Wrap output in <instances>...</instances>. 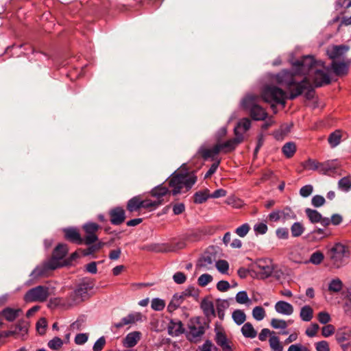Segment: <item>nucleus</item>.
<instances>
[{
    "mask_svg": "<svg viewBox=\"0 0 351 351\" xmlns=\"http://www.w3.org/2000/svg\"><path fill=\"white\" fill-rule=\"evenodd\" d=\"M295 73L302 75H307L303 80L298 82L294 79L292 73L282 71L276 76V81L280 85L287 88L289 95L282 89L275 86L269 85L263 88L261 92L263 99L267 103L275 102L276 104H285L287 99H293L300 95L304 90L311 88L310 80L315 86H322L330 82V76L324 71V62L316 61L313 56H306L300 60L293 63Z\"/></svg>",
    "mask_w": 351,
    "mask_h": 351,
    "instance_id": "f257e3e1",
    "label": "nucleus"
},
{
    "mask_svg": "<svg viewBox=\"0 0 351 351\" xmlns=\"http://www.w3.org/2000/svg\"><path fill=\"white\" fill-rule=\"evenodd\" d=\"M165 300L156 298L152 300L151 307L154 311H160L165 308Z\"/></svg>",
    "mask_w": 351,
    "mask_h": 351,
    "instance_id": "de8ad7c7",
    "label": "nucleus"
},
{
    "mask_svg": "<svg viewBox=\"0 0 351 351\" xmlns=\"http://www.w3.org/2000/svg\"><path fill=\"white\" fill-rule=\"evenodd\" d=\"M171 191L165 186L160 184L154 187L150 192L151 195L156 199H162L167 195H170Z\"/></svg>",
    "mask_w": 351,
    "mask_h": 351,
    "instance_id": "b1692460",
    "label": "nucleus"
},
{
    "mask_svg": "<svg viewBox=\"0 0 351 351\" xmlns=\"http://www.w3.org/2000/svg\"><path fill=\"white\" fill-rule=\"evenodd\" d=\"M317 351H330L329 344L326 341H320L315 343Z\"/></svg>",
    "mask_w": 351,
    "mask_h": 351,
    "instance_id": "774afa93",
    "label": "nucleus"
},
{
    "mask_svg": "<svg viewBox=\"0 0 351 351\" xmlns=\"http://www.w3.org/2000/svg\"><path fill=\"white\" fill-rule=\"evenodd\" d=\"M271 326L276 329L281 328L285 329L287 327V322L283 319H272L271 321Z\"/></svg>",
    "mask_w": 351,
    "mask_h": 351,
    "instance_id": "bf43d9fd",
    "label": "nucleus"
},
{
    "mask_svg": "<svg viewBox=\"0 0 351 351\" xmlns=\"http://www.w3.org/2000/svg\"><path fill=\"white\" fill-rule=\"evenodd\" d=\"M335 338L339 343H342L351 339V330L349 328L341 329L337 331Z\"/></svg>",
    "mask_w": 351,
    "mask_h": 351,
    "instance_id": "473e14b6",
    "label": "nucleus"
},
{
    "mask_svg": "<svg viewBox=\"0 0 351 351\" xmlns=\"http://www.w3.org/2000/svg\"><path fill=\"white\" fill-rule=\"evenodd\" d=\"M300 317L304 322H310L313 317V309L309 305L301 308Z\"/></svg>",
    "mask_w": 351,
    "mask_h": 351,
    "instance_id": "7c9ffc66",
    "label": "nucleus"
},
{
    "mask_svg": "<svg viewBox=\"0 0 351 351\" xmlns=\"http://www.w3.org/2000/svg\"><path fill=\"white\" fill-rule=\"evenodd\" d=\"M210 197L209 190L206 189L204 191H199L194 194L193 202L195 204H202Z\"/></svg>",
    "mask_w": 351,
    "mask_h": 351,
    "instance_id": "f704fd0d",
    "label": "nucleus"
},
{
    "mask_svg": "<svg viewBox=\"0 0 351 351\" xmlns=\"http://www.w3.org/2000/svg\"><path fill=\"white\" fill-rule=\"evenodd\" d=\"M276 234L280 239H287L289 238V231L286 228H278L276 230Z\"/></svg>",
    "mask_w": 351,
    "mask_h": 351,
    "instance_id": "0e129e2a",
    "label": "nucleus"
},
{
    "mask_svg": "<svg viewBox=\"0 0 351 351\" xmlns=\"http://www.w3.org/2000/svg\"><path fill=\"white\" fill-rule=\"evenodd\" d=\"M275 310L277 313L285 315H291L293 313V306L282 300L278 301L276 303Z\"/></svg>",
    "mask_w": 351,
    "mask_h": 351,
    "instance_id": "4be33fe9",
    "label": "nucleus"
},
{
    "mask_svg": "<svg viewBox=\"0 0 351 351\" xmlns=\"http://www.w3.org/2000/svg\"><path fill=\"white\" fill-rule=\"evenodd\" d=\"M28 330L27 323L23 320H19L15 326L14 333L21 332L22 334L27 333Z\"/></svg>",
    "mask_w": 351,
    "mask_h": 351,
    "instance_id": "864d4df0",
    "label": "nucleus"
},
{
    "mask_svg": "<svg viewBox=\"0 0 351 351\" xmlns=\"http://www.w3.org/2000/svg\"><path fill=\"white\" fill-rule=\"evenodd\" d=\"M103 245H104L103 243H99L97 244L93 245L90 246L89 247H88L86 250H81V252H82L83 256H88V255L92 254L94 252L98 251L99 250H100L101 248V247L103 246Z\"/></svg>",
    "mask_w": 351,
    "mask_h": 351,
    "instance_id": "603ef678",
    "label": "nucleus"
},
{
    "mask_svg": "<svg viewBox=\"0 0 351 351\" xmlns=\"http://www.w3.org/2000/svg\"><path fill=\"white\" fill-rule=\"evenodd\" d=\"M304 169L319 171L320 162L313 159H308L304 162Z\"/></svg>",
    "mask_w": 351,
    "mask_h": 351,
    "instance_id": "a18cd8bd",
    "label": "nucleus"
},
{
    "mask_svg": "<svg viewBox=\"0 0 351 351\" xmlns=\"http://www.w3.org/2000/svg\"><path fill=\"white\" fill-rule=\"evenodd\" d=\"M349 49V47L345 45H335L328 47L327 55L333 60L342 57Z\"/></svg>",
    "mask_w": 351,
    "mask_h": 351,
    "instance_id": "f3484780",
    "label": "nucleus"
},
{
    "mask_svg": "<svg viewBox=\"0 0 351 351\" xmlns=\"http://www.w3.org/2000/svg\"><path fill=\"white\" fill-rule=\"evenodd\" d=\"M189 330L186 336L188 339L193 342L198 341L205 332L204 327L202 325L199 317L190 319Z\"/></svg>",
    "mask_w": 351,
    "mask_h": 351,
    "instance_id": "6e6552de",
    "label": "nucleus"
},
{
    "mask_svg": "<svg viewBox=\"0 0 351 351\" xmlns=\"http://www.w3.org/2000/svg\"><path fill=\"white\" fill-rule=\"evenodd\" d=\"M167 328L169 335L173 337H178L184 332L181 321L178 319H171Z\"/></svg>",
    "mask_w": 351,
    "mask_h": 351,
    "instance_id": "aec40b11",
    "label": "nucleus"
},
{
    "mask_svg": "<svg viewBox=\"0 0 351 351\" xmlns=\"http://www.w3.org/2000/svg\"><path fill=\"white\" fill-rule=\"evenodd\" d=\"M142 208V199L139 195L131 198L127 203V210L131 213Z\"/></svg>",
    "mask_w": 351,
    "mask_h": 351,
    "instance_id": "cd10ccee",
    "label": "nucleus"
},
{
    "mask_svg": "<svg viewBox=\"0 0 351 351\" xmlns=\"http://www.w3.org/2000/svg\"><path fill=\"white\" fill-rule=\"evenodd\" d=\"M282 151L287 158H291L294 155L296 151V146L294 143L289 142L284 145Z\"/></svg>",
    "mask_w": 351,
    "mask_h": 351,
    "instance_id": "58836bf2",
    "label": "nucleus"
},
{
    "mask_svg": "<svg viewBox=\"0 0 351 351\" xmlns=\"http://www.w3.org/2000/svg\"><path fill=\"white\" fill-rule=\"evenodd\" d=\"M254 271L261 279L269 277L274 271V268L270 261L267 260H258L254 265Z\"/></svg>",
    "mask_w": 351,
    "mask_h": 351,
    "instance_id": "9b49d317",
    "label": "nucleus"
},
{
    "mask_svg": "<svg viewBox=\"0 0 351 351\" xmlns=\"http://www.w3.org/2000/svg\"><path fill=\"white\" fill-rule=\"evenodd\" d=\"M250 230V227L249 224L248 223H244L242 226L238 227L235 230V232L239 237H244L245 236L247 235V234L248 233Z\"/></svg>",
    "mask_w": 351,
    "mask_h": 351,
    "instance_id": "13d9d810",
    "label": "nucleus"
},
{
    "mask_svg": "<svg viewBox=\"0 0 351 351\" xmlns=\"http://www.w3.org/2000/svg\"><path fill=\"white\" fill-rule=\"evenodd\" d=\"M290 230L293 237H299L304 232L305 227L302 222L297 221L291 225Z\"/></svg>",
    "mask_w": 351,
    "mask_h": 351,
    "instance_id": "72a5a7b5",
    "label": "nucleus"
},
{
    "mask_svg": "<svg viewBox=\"0 0 351 351\" xmlns=\"http://www.w3.org/2000/svg\"><path fill=\"white\" fill-rule=\"evenodd\" d=\"M197 181L193 172L176 171L169 178V186L172 189V194L176 195L183 191H189Z\"/></svg>",
    "mask_w": 351,
    "mask_h": 351,
    "instance_id": "f03ea898",
    "label": "nucleus"
},
{
    "mask_svg": "<svg viewBox=\"0 0 351 351\" xmlns=\"http://www.w3.org/2000/svg\"><path fill=\"white\" fill-rule=\"evenodd\" d=\"M348 247L340 243H337L327 252V255L332 264L336 268H339L343 265L344 258L348 256Z\"/></svg>",
    "mask_w": 351,
    "mask_h": 351,
    "instance_id": "20e7f679",
    "label": "nucleus"
},
{
    "mask_svg": "<svg viewBox=\"0 0 351 351\" xmlns=\"http://www.w3.org/2000/svg\"><path fill=\"white\" fill-rule=\"evenodd\" d=\"M269 346L272 351H282L283 346L280 342V339L277 336H271L269 339Z\"/></svg>",
    "mask_w": 351,
    "mask_h": 351,
    "instance_id": "79ce46f5",
    "label": "nucleus"
},
{
    "mask_svg": "<svg viewBox=\"0 0 351 351\" xmlns=\"http://www.w3.org/2000/svg\"><path fill=\"white\" fill-rule=\"evenodd\" d=\"M319 328V326L317 324H312L306 330V335L308 336V337H315L317 333V331Z\"/></svg>",
    "mask_w": 351,
    "mask_h": 351,
    "instance_id": "052dcab7",
    "label": "nucleus"
},
{
    "mask_svg": "<svg viewBox=\"0 0 351 351\" xmlns=\"http://www.w3.org/2000/svg\"><path fill=\"white\" fill-rule=\"evenodd\" d=\"M317 319L321 324H326L330 321V316L327 312L322 311L318 313Z\"/></svg>",
    "mask_w": 351,
    "mask_h": 351,
    "instance_id": "338daca9",
    "label": "nucleus"
},
{
    "mask_svg": "<svg viewBox=\"0 0 351 351\" xmlns=\"http://www.w3.org/2000/svg\"><path fill=\"white\" fill-rule=\"evenodd\" d=\"M47 327V320L45 318H40L36 323V329L40 335L45 332Z\"/></svg>",
    "mask_w": 351,
    "mask_h": 351,
    "instance_id": "69168bd1",
    "label": "nucleus"
},
{
    "mask_svg": "<svg viewBox=\"0 0 351 351\" xmlns=\"http://www.w3.org/2000/svg\"><path fill=\"white\" fill-rule=\"evenodd\" d=\"M219 153V146L215 145L211 148H208L204 145L201 146L197 153L195 156L197 158H202L204 160L211 159L213 160H215V157Z\"/></svg>",
    "mask_w": 351,
    "mask_h": 351,
    "instance_id": "ddd939ff",
    "label": "nucleus"
},
{
    "mask_svg": "<svg viewBox=\"0 0 351 351\" xmlns=\"http://www.w3.org/2000/svg\"><path fill=\"white\" fill-rule=\"evenodd\" d=\"M50 295L49 287L38 285L28 290L23 296L25 302H44Z\"/></svg>",
    "mask_w": 351,
    "mask_h": 351,
    "instance_id": "39448f33",
    "label": "nucleus"
},
{
    "mask_svg": "<svg viewBox=\"0 0 351 351\" xmlns=\"http://www.w3.org/2000/svg\"><path fill=\"white\" fill-rule=\"evenodd\" d=\"M324 258V254L320 251H316L311 254L309 262L314 265H319Z\"/></svg>",
    "mask_w": 351,
    "mask_h": 351,
    "instance_id": "09e8293b",
    "label": "nucleus"
},
{
    "mask_svg": "<svg viewBox=\"0 0 351 351\" xmlns=\"http://www.w3.org/2000/svg\"><path fill=\"white\" fill-rule=\"evenodd\" d=\"M339 163L337 160H327L324 162H320L319 173L324 175H329L330 173L335 172L339 168Z\"/></svg>",
    "mask_w": 351,
    "mask_h": 351,
    "instance_id": "6ab92c4d",
    "label": "nucleus"
},
{
    "mask_svg": "<svg viewBox=\"0 0 351 351\" xmlns=\"http://www.w3.org/2000/svg\"><path fill=\"white\" fill-rule=\"evenodd\" d=\"M106 345V339L104 337L99 338L94 343L93 347V351H101Z\"/></svg>",
    "mask_w": 351,
    "mask_h": 351,
    "instance_id": "680f3d73",
    "label": "nucleus"
},
{
    "mask_svg": "<svg viewBox=\"0 0 351 351\" xmlns=\"http://www.w3.org/2000/svg\"><path fill=\"white\" fill-rule=\"evenodd\" d=\"M260 97L254 94L246 95L241 101V106L250 112L252 118L256 121L265 120L267 117L265 110L262 108L258 102Z\"/></svg>",
    "mask_w": 351,
    "mask_h": 351,
    "instance_id": "7ed1b4c3",
    "label": "nucleus"
},
{
    "mask_svg": "<svg viewBox=\"0 0 351 351\" xmlns=\"http://www.w3.org/2000/svg\"><path fill=\"white\" fill-rule=\"evenodd\" d=\"M232 317L237 325L243 324L246 320V315L242 310L237 309L232 312Z\"/></svg>",
    "mask_w": 351,
    "mask_h": 351,
    "instance_id": "4c0bfd02",
    "label": "nucleus"
},
{
    "mask_svg": "<svg viewBox=\"0 0 351 351\" xmlns=\"http://www.w3.org/2000/svg\"><path fill=\"white\" fill-rule=\"evenodd\" d=\"M215 341L222 351H234V344L223 330L215 329Z\"/></svg>",
    "mask_w": 351,
    "mask_h": 351,
    "instance_id": "9d476101",
    "label": "nucleus"
},
{
    "mask_svg": "<svg viewBox=\"0 0 351 351\" xmlns=\"http://www.w3.org/2000/svg\"><path fill=\"white\" fill-rule=\"evenodd\" d=\"M338 188L345 192H348L351 189V180L349 177H343L338 182Z\"/></svg>",
    "mask_w": 351,
    "mask_h": 351,
    "instance_id": "c03bdc74",
    "label": "nucleus"
},
{
    "mask_svg": "<svg viewBox=\"0 0 351 351\" xmlns=\"http://www.w3.org/2000/svg\"><path fill=\"white\" fill-rule=\"evenodd\" d=\"M99 228L100 226L97 223L93 222L86 223L83 226V229L86 234L84 239L85 244L90 245L98 240V237L95 233Z\"/></svg>",
    "mask_w": 351,
    "mask_h": 351,
    "instance_id": "f8f14e48",
    "label": "nucleus"
},
{
    "mask_svg": "<svg viewBox=\"0 0 351 351\" xmlns=\"http://www.w3.org/2000/svg\"><path fill=\"white\" fill-rule=\"evenodd\" d=\"M62 345L63 341L58 337H55L48 342L49 348L52 350H58L62 347Z\"/></svg>",
    "mask_w": 351,
    "mask_h": 351,
    "instance_id": "3c124183",
    "label": "nucleus"
},
{
    "mask_svg": "<svg viewBox=\"0 0 351 351\" xmlns=\"http://www.w3.org/2000/svg\"><path fill=\"white\" fill-rule=\"evenodd\" d=\"M162 204V199H142V208L145 209H147L149 210H153L157 208L159 206Z\"/></svg>",
    "mask_w": 351,
    "mask_h": 351,
    "instance_id": "2f4dec72",
    "label": "nucleus"
},
{
    "mask_svg": "<svg viewBox=\"0 0 351 351\" xmlns=\"http://www.w3.org/2000/svg\"><path fill=\"white\" fill-rule=\"evenodd\" d=\"M251 127V121L248 118H244L241 119L238 123L237 127L234 128L235 136L247 132Z\"/></svg>",
    "mask_w": 351,
    "mask_h": 351,
    "instance_id": "bb28decb",
    "label": "nucleus"
},
{
    "mask_svg": "<svg viewBox=\"0 0 351 351\" xmlns=\"http://www.w3.org/2000/svg\"><path fill=\"white\" fill-rule=\"evenodd\" d=\"M141 333L138 331L130 332L124 339L123 344L126 348H132L137 344L141 339Z\"/></svg>",
    "mask_w": 351,
    "mask_h": 351,
    "instance_id": "393cba45",
    "label": "nucleus"
},
{
    "mask_svg": "<svg viewBox=\"0 0 351 351\" xmlns=\"http://www.w3.org/2000/svg\"><path fill=\"white\" fill-rule=\"evenodd\" d=\"M313 191V187L311 184H307L302 186L300 190V195L303 197H307L311 195Z\"/></svg>",
    "mask_w": 351,
    "mask_h": 351,
    "instance_id": "e2e57ef3",
    "label": "nucleus"
},
{
    "mask_svg": "<svg viewBox=\"0 0 351 351\" xmlns=\"http://www.w3.org/2000/svg\"><path fill=\"white\" fill-rule=\"evenodd\" d=\"M215 261V258L213 256L206 254L199 259L198 265L200 267L209 269L211 268Z\"/></svg>",
    "mask_w": 351,
    "mask_h": 351,
    "instance_id": "c756f323",
    "label": "nucleus"
},
{
    "mask_svg": "<svg viewBox=\"0 0 351 351\" xmlns=\"http://www.w3.org/2000/svg\"><path fill=\"white\" fill-rule=\"evenodd\" d=\"M143 315L139 312H135L128 315L126 317H123L120 322L114 323V326L116 328H121L124 326L134 324L137 322L142 320Z\"/></svg>",
    "mask_w": 351,
    "mask_h": 351,
    "instance_id": "dca6fc26",
    "label": "nucleus"
},
{
    "mask_svg": "<svg viewBox=\"0 0 351 351\" xmlns=\"http://www.w3.org/2000/svg\"><path fill=\"white\" fill-rule=\"evenodd\" d=\"M333 73L337 76H344L348 73L349 64L344 62L333 60L331 64Z\"/></svg>",
    "mask_w": 351,
    "mask_h": 351,
    "instance_id": "412c9836",
    "label": "nucleus"
},
{
    "mask_svg": "<svg viewBox=\"0 0 351 351\" xmlns=\"http://www.w3.org/2000/svg\"><path fill=\"white\" fill-rule=\"evenodd\" d=\"M64 237L66 240L81 245L84 243V240L81 237L79 231L74 228H68L64 229Z\"/></svg>",
    "mask_w": 351,
    "mask_h": 351,
    "instance_id": "a211bd4d",
    "label": "nucleus"
},
{
    "mask_svg": "<svg viewBox=\"0 0 351 351\" xmlns=\"http://www.w3.org/2000/svg\"><path fill=\"white\" fill-rule=\"evenodd\" d=\"M182 299L183 295H174L168 305V311L170 312L175 311L181 304Z\"/></svg>",
    "mask_w": 351,
    "mask_h": 351,
    "instance_id": "37998d69",
    "label": "nucleus"
},
{
    "mask_svg": "<svg viewBox=\"0 0 351 351\" xmlns=\"http://www.w3.org/2000/svg\"><path fill=\"white\" fill-rule=\"evenodd\" d=\"M236 301L237 302H238L239 304H246L247 302H250V299L247 296V294L246 293V291H239L237 295H236Z\"/></svg>",
    "mask_w": 351,
    "mask_h": 351,
    "instance_id": "4d7b16f0",
    "label": "nucleus"
},
{
    "mask_svg": "<svg viewBox=\"0 0 351 351\" xmlns=\"http://www.w3.org/2000/svg\"><path fill=\"white\" fill-rule=\"evenodd\" d=\"M280 219L284 222L297 218L295 213L289 207H285L282 210H280Z\"/></svg>",
    "mask_w": 351,
    "mask_h": 351,
    "instance_id": "e433bc0d",
    "label": "nucleus"
},
{
    "mask_svg": "<svg viewBox=\"0 0 351 351\" xmlns=\"http://www.w3.org/2000/svg\"><path fill=\"white\" fill-rule=\"evenodd\" d=\"M341 132L340 130H335L334 132L331 133L328 138L330 147H335L337 146L341 142Z\"/></svg>",
    "mask_w": 351,
    "mask_h": 351,
    "instance_id": "c9c22d12",
    "label": "nucleus"
},
{
    "mask_svg": "<svg viewBox=\"0 0 351 351\" xmlns=\"http://www.w3.org/2000/svg\"><path fill=\"white\" fill-rule=\"evenodd\" d=\"M343 288V283L339 278L332 280L328 285V290L330 292L339 293Z\"/></svg>",
    "mask_w": 351,
    "mask_h": 351,
    "instance_id": "a19ab883",
    "label": "nucleus"
},
{
    "mask_svg": "<svg viewBox=\"0 0 351 351\" xmlns=\"http://www.w3.org/2000/svg\"><path fill=\"white\" fill-rule=\"evenodd\" d=\"M241 330L242 335L246 338L253 339L257 335L256 330L254 328L252 324L250 322L244 324Z\"/></svg>",
    "mask_w": 351,
    "mask_h": 351,
    "instance_id": "c85d7f7f",
    "label": "nucleus"
},
{
    "mask_svg": "<svg viewBox=\"0 0 351 351\" xmlns=\"http://www.w3.org/2000/svg\"><path fill=\"white\" fill-rule=\"evenodd\" d=\"M50 267L49 262L47 261L43 264L38 265L30 274L29 280H28L25 285L27 286H32L34 285L38 279L47 276L49 270H53Z\"/></svg>",
    "mask_w": 351,
    "mask_h": 351,
    "instance_id": "1a4fd4ad",
    "label": "nucleus"
},
{
    "mask_svg": "<svg viewBox=\"0 0 351 351\" xmlns=\"http://www.w3.org/2000/svg\"><path fill=\"white\" fill-rule=\"evenodd\" d=\"M265 315V311L262 306H255L252 310V316L257 321L263 319Z\"/></svg>",
    "mask_w": 351,
    "mask_h": 351,
    "instance_id": "49530a36",
    "label": "nucleus"
},
{
    "mask_svg": "<svg viewBox=\"0 0 351 351\" xmlns=\"http://www.w3.org/2000/svg\"><path fill=\"white\" fill-rule=\"evenodd\" d=\"M228 306V304L226 301L219 302L217 304V316L221 319L223 320L225 316V310Z\"/></svg>",
    "mask_w": 351,
    "mask_h": 351,
    "instance_id": "8fccbe9b",
    "label": "nucleus"
},
{
    "mask_svg": "<svg viewBox=\"0 0 351 351\" xmlns=\"http://www.w3.org/2000/svg\"><path fill=\"white\" fill-rule=\"evenodd\" d=\"M94 285V282L91 279H84L71 295L73 302L79 303L84 300L87 295V293L93 289Z\"/></svg>",
    "mask_w": 351,
    "mask_h": 351,
    "instance_id": "423d86ee",
    "label": "nucleus"
},
{
    "mask_svg": "<svg viewBox=\"0 0 351 351\" xmlns=\"http://www.w3.org/2000/svg\"><path fill=\"white\" fill-rule=\"evenodd\" d=\"M21 313L22 310L21 308H12L10 307H7L1 312V315L7 321L13 322L19 316Z\"/></svg>",
    "mask_w": 351,
    "mask_h": 351,
    "instance_id": "5701e85b",
    "label": "nucleus"
},
{
    "mask_svg": "<svg viewBox=\"0 0 351 351\" xmlns=\"http://www.w3.org/2000/svg\"><path fill=\"white\" fill-rule=\"evenodd\" d=\"M243 140V136L240 134L235 136V138L230 139L223 143H217L219 146V151L223 153H228L233 151L237 146L240 144Z\"/></svg>",
    "mask_w": 351,
    "mask_h": 351,
    "instance_id": "4468645a",
    "label": "nucleus"
},
{
    "mask_svg": "<svg viewBox=\"0 0 351 351\" xmlns=\"http://www.w3.org/2000/svg\"><path fill=\"white\" fill-rule=\"evenodd\" d=\"M215 266H216L217 270L219 272H221V274H226L229 269V264L225 260L218 261L216 263Z\"/></svg>",
    "mask_w": 351,
    "mask_h": 351,
    "instance_id": "5fc2aeb1",
    "label": "nucleus"
},
{
    "mask_svg": "<svg viewBox=\"0 0 351 351\" xmlns=\"http://www.w3.org/2000/svg\"><path fill=\"white\" fill-rule=\"evenodd\" d=\"M110 221L112 225L118 226L124 222L125 211L121 207H115L109 211Z\"/></svg>",
    "mask_w": 351,
    "mask_h": 351,
    "instance_id": "2eb2a0df",
    "label": "nucleus"
},
{
    "mask_svg": "<svg viewBox=\"0 0 351 351\" xmlns=\"http://www.w3.org/2000/svg\"><path fill=\"white\" fill-rule=\"evenodd\" d=\"M305 213L311 223H316L319 222L322 215L317 210L306 208Z\"/></svg>",
    "mask_w": 351,
    "mask_h": 351,
    "instance_id": "ea45409f",
    "label": "nucleus"
},
{
    "mask_svg": "<svg viewBox=\"0 0 351 351\" xmlns=\"http://www.w3.org/2000/svg\"><path fill=\"white\" fill-rule=\"evenodd\" d=\"M213 280V277L208 274H204L201 275L197 280L198 285L201 287L206 286L209 282Z\"/></svg>",
    "mask_w": 351,
    "mask_h": 351,
    "instance_id": "6e6d98bb",
    "label": "nucleus"
},
{
    "mask_svg": "<svg viewBox=\"0 0 351 351\" xmlns=\"http://www.w3.org/2000/svg\"><path fill=\"white\" fill-rule=\"evenodd\" d=\"M201 308L208 319L215 317V311L213 303L207 300H203L201 303Z\"/></svg>",
    "mask_w": 351,
    "mask_h": 351,
    "instance_id": "a878e982",
    "label": "nucleus"
},
{
    "mask_svg": "<svg viewBox=\"0 0 351 351\" xmlns=\"http://www.w3.org/2000/svg\"><path fill=\"white\" fill-rule=\"evenodd\" d=\"M68 252V247L66 244H58L53 250L52 256L48 260L51 269H57L65 265L63 261Z\"/></svg>",
    "mask_w": 351,
    "mask_h": 351,
    "instance_id": "0eeeda50",
    "label": "nucleus"
}]
</instances>
